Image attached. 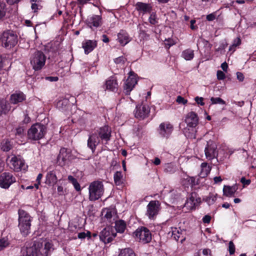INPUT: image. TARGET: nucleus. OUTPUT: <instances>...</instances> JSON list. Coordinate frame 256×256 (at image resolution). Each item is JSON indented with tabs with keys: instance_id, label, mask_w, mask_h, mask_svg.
<instances>
[{
	"instance_id": "1",
	"label": "nucleus",
	"mask_w": 256,
	"mask_h": 256,
	"mask_svg": "<svg viewBox=\"0 0 256 256\" xmlns=\"http://www.w3.org/2000/svg\"><path fill=\"white\" fill-rule=\"evenodd\" d=\"M112 130L108 126H104L94 130L90 134L87 142V145L94 153L96 146L100 143L106 142V144L110 140Z\"/></svg>"
},
{
	"instance_id": "2",
	"label": "nucleus",
	"mask_w": 256,
	"mask_h": 256,
	"mask_svg": "<svg viewBox=\"0 0 256 256\" xmlns=\"http://www.w3.org/2000/svg\"><path fill=\"white\" fill-rule=\"evenodd\" d=\"M52 248V244L49 242H46L44 246L40 242H34L32 246L23 248L22 254V256H48Z\"/></svg>"
},
{
	"instance_id": "3",
	"label": "nucleus",
	"mask_w": 256,
	"mask_h": 256,
	"mask_svg": "<svg viewBox=\"0 0 256 256\" xmlns=\"http://www.w3.org/2000/svg\"><path fill=\"white\" fill-rule=\"evenodd\" d=\"M186 122L187 124V128L184 130L186 136L190 138H195L196 137L195 128L198 124L197 114L193 112L188 113L186 116Z\"/></svg>"
},
{
	"instance_id": "4",
	"label": "nucleus",
	"mask_w": 256,
	"mask_h": 256,
	"mask_svg": "<svg viewBox=\"0 0 256 256\" xmlns=\"http://www.w3.org/2000/svg\"><path fill=\"white\" fill-rule=\"evenodd\" d=\"M46 132V128L44 125L36 123L28 130V138L30 140H38L44 137Z\"/></svg>"
},
{
	"instance_id": "5",
	"label": "nucleus",
	"mask_w": 256,
	"mask_h": 256,
	"mask_svg": "<svg viewBox=\"0 0 256 256\" xmlns=\"http://www.w3.org/2000/svg\"><path fill=\"white\" fill-rule=\"evenodd\" d=\"M18 227L22 234L28 235L30 232L31 226V217L23 210H18Z\"/></svg>"
},
{
	"instance_id": "6",
	"label": "nucleus",
	"mask_w": 256,
	"mask_h": 256,
	"mask_svg": "<svg viewBox=\"0 0 256 256\" xmlns=\"http://www.w3.org/2000/svg\"><path fill=\"white\" fill-rule=\"evenodd\" d=\"M104 193V186L100 181L96 180L91 182L88 186L89 200L96 201L100 198Z\"/></svg>"
},
{
	"instance_id": "7",
	"label": "nucleus",
	"mask_w": 256,
	"mask_h": 256,
	"mask_svg": "<svg viewBox=\"0 0 256 256\" xmlns=\"http://www.w3.org/2000/svg\"><path fill=\"white\" fill-rule=\"evenodd\" d=\"M46 57L44 53L41 51L35 52L30 56V62L36 70H40L45 65Z\"/></svg>"
},
{
	"instance_id": "8",
	"label": "nucleus",
	"mask_w": 256,
	"mask_h": 256,
	"mask_svg": "<svg viewBox=\"0 0 256 256\" xmlns=\"http://www.w3.org/2000/svg\"><path fill=\"white\" fill-rule=\"evenodd\" d=\"M6 162L10 168L16 172L25 170L26 168L24 160L20 156L10 155L7 157Z\"/></svg>"
},
{
	"instance_id": "9",
	"label": "nucleus",
	"mask_w": 256,
	"mask_h": 256,
	"mask_svg": "<svg viewBox=\"0 0 256 256\" xmlns=\"http://www.w3.org/2000/svg\"><path fill=\"white\" fill-rule=\"evenodd\" d=\"M2 45L6 48H10L18 42V36L12 31L4 32L1 38Z\"/></svg>"
},
{
	"instance_id": "10",
	"label": "nucleus",
	"mask_w": 256,
	"mask_h": 256,
	"mask_svg": "<svg viewBox=\"0 0 256 256\" xmlns=\"http://www.w3.org/2000/svg\"><path fill=\"white\" fill-rule=\"evenodd\" d=\"M134 236L138 240L144 244L148 243L152 240V234L150 231L144 227L138 228L134 232Z\"/></svg>"
},
{
	"instance_id": "11",
	"label": "nucleus",
	"mask_w": 256,
	"mask_h": 256,
	"mask_svg": "<svg viewBox=\"0 0 256 256\" xmlns=\"http://www.w3.org/2000/svg\"><path fill=\"white\" fill-rule=\"evenodd\" d=\"M160 210V204L158 200H151L146 206V215L150 220H154Z\"/></svg>"
},
{
	"instance_id": "12",
	"label": "nucleus",
	"mask_w": 256,
	"mask_h": 256,
	"mask_svg": "<svg viewBox=\"0 0 256 256\" xmlns=\"http://www.w3.org/2000/svg\"><path fill=\"white\" fill-rule=\"evenodd\" d=\"M16 182V178L10 172H4L0 175V187L8 189Z\"/></svg>"
},
{
	"instance_id": "13",
	"label": "nucleus",
	"mask_w": 256,
	"mask_h": 256,
	"mask_svg": "<svg viewBox=\"0 0 256 256\" xmlns=\"http://www.w3.org/2000/svg\"><path fill=\"white\" fill-rule=\"evenodd\" d=\"M200 202V198L198 194L196 192H192L187 198L184 205V208L186 209V211L193 210Z\"/></svg>"
},
{
	"instance_id": "14",
	"label": "nucleus",
	"mask_w": 256,
	"mask_h": 256,
	"mask_svg": "<svg viewBox=\"0 0 256 256\" xmlns=\"http://www.w3.org/2000/svg\"><path fill=\"white\" fill-rule=\"evenodd\" d=\"M137 84V80L136 78L135 74L133 72H129V76L124 82V92L128 95L130 92L133 90L135 85Z\"/></svg>"
},
{
	"instance_id": "15",
	"label": "nucleus",
	"mask_w": 256,
	"mask_h": 256,
	"mask_svg": "<svg viewBox=\"0 0 256 256\" xmlns=\"http://www.w3.org/2000/svg\"><path fill=\"white\" fill-rule=\"evenodd\" d=\"M116 234L112 228L107 227L102 230L100 232L99 236L100 240L104 244L111 242L116 236Z\"/></svg>"
},
{
	"instance_id": "16",
	"label": "nucleus",
	"mask_w": 256,
	"mask_h": 256,
	"mask_svg": "<svg viewBox=\"0 0 256 256\" xmlns=\"http://www.w3.org/2000/svg\"><path fill=\"white\" fill-rule=\"evenodd\" d=\"M174 130L173 126L169 122L161 123L158 127V134L162 138H168Z\"/></svg>"
},
{
	"instance_id": "17",
	"label": "nucleus",
	"mask_w": 256,
	"mask_h": 256,
	"mask_svg": "<svg viewBox=\"0 0 256 256\" xmlns=\"http://www.w3.org/2000/svg\"><path fill=\"white\" fill-rule=\"evenodd\" d=\"M204 152L206 158L208 160L216 158L218 155V152L216 143L212 140L208 142L207 146L204 149Z\"/></svg>"
},
{
	"instance_id": "18",
	"label": "nucleus",
	"mask_w": 256,
	"mask_h": 256,
	"mask_svg": "<svg viewBox=\"0 0 256 256\" xmlns=\"http://www.w3.org/2000/svg\"><path fill=\"white\" fill-rule=\"evenodd\" d=\"M86 22L90 28L94 30L102 25V20L100 16L92 14L88 17Z\"/></svg>"
},
{
	"instance_id": "19",
	"label": "nucleus",
	"mask_w": 256,
	"mask_h": 256,
	"mask_svg": "<svg viewBox=\"0 0 256 256\" xmlns=\"http://www.w3.org/2000/svg\"><path fill=\"white\" fill-rule=\"evenodd\" d=\"M150 112V108L147 104H142L136 106L134 111V116L138 119H144L148 116Z\"/></svg>"
},
{
	"instance_id": "20",
	"label": "nucleus",
	"mask_w": 256,
	"mask_h": 256,
	"mask_svg": "<svg viewBox=\"0 0 256 256\" xmlns=\"http://www.w3.org/2000/svg\"><path fill=\"white\" fill-rule=\"evenodd\" d=\"M102 216L104 221L112 224L116 218V210L113 208H104L102 212Z\"/></svg>"
},
{
	"instance_id": "21",
	"label": "nucleus",
	"mask_w": 256,
	"mask_h": 256,
	"mask_svg": "<svg viewBox=\"0 0 256 256\" xmlns=\"http://www.w3.org/2000/svg\"><path fill=\"white\" fill-rule=\"evenodd\" d=\"M70 156V150L66 148H62L60 150V154L57 158V161L59 165L62 166L64 165L67 160H68Z\"/></svg>"
},
{
	"instance_id": "22",
	"label": "nucleus",
	"mask_w": 256,
	"mask_h": 256,
	"mask_svg": "<svg viewBox=\"0 0 256 256\" xmlns=\"http://www.w3.org/2000/svg\"><path fill=\"white\" fill-rule=\"evenodd\" d=\"M106 90L115 92L118 90V83L116 78L114 76L110 77L106 82Z\"/></svg>"
},
{
	"instance_id": "23",
	"label": "nucleus",
	"mask_w": 256,
	"mask_h": 256,
	"mask_svg": "<svg viewBox=\"0 0 256 256\" xmlns=\"http://www.w3.org/2000/svg\"><path fill=\"white\" fill-rule=\"evenodd\" d=\"M96 41L92 40H86L82 43V47L84 49L86 54L91 52L96 46Z\"/></svg>"
},
{
	"instance_id": "24",
	"label": "nucleus",
	"mask_w": 256,
	"mask_h": 256,
	"mask_svg": "<svg viewBox=\"0 0 256 256\" xmlns=\"http://www.w3.org/2000/svg\"><path fill=\"white\" fill-rule=\"evenodd\" d=\"M118 40L122 46L126 44L130 40L128 34L124 30H121L118 34Z\"/></svg>"
},
{
	"instance_id": "25",
	"label": "nucleus",
	"mask_w": 256,
	"mask_h": 256,
	"mask_svg": "<svg viewBox=\"0 0 256 256\" xmlns=\"http://www.w3.org/2000/svg\"><path fill=\"white\" fill-rule=\"evenodd\" d=\"M26 100V96L22 92L13 94L10 96V101L12 104H17Z\"/></svg>"
},
{
	"instance_id": "26",
	"label": "nucleus",
	"mask_w": 256,
	"mask_h": 256,
	"mask_svg": "<svg viewBox=\"0 0 256 256\" xmlns=\"http://www.w3.org/2000/svg\"><path fill=\"white\" fill-rule=\"evenodd\" d=\"M136 9L140 12L144 14L150 12L152 7L150 4H146L142 2H138L136 4Z\"/></svg>"
},
{
	"instance_id": "27",
	"label": "nucleus",
	"mask_w": 256,
	"mask_h": 256,
	"mask_svg": "<svg viewBox=\"0 0 256 256\" xmlns=\"http://www.w3.org/2000/svg\"><path fill=\"white\" fill-rule=\"evenodd\" d=\"M57 177L54 170L50 171L46 176V182L49 184H54L57 182Z\"/></svg>"
},
{
	"instance_id": "28",
	"label": "nucleus",
	"mask_w": 256,
	"mask_h": 256,
	"mask_svg": "<svg viewBox=\"0 0 256 256\" xmlns=\"http://www.w3.org/2000/svg\"><path fill=\"white\" fill-rule=\"evenodd\" d=\"M201 170L200 172V176L201 178H205L210 172L211 168L206 162H202L200 166Z\"/></svg>"
},
{
	"instance_id": "29",
	"label": "nucleus",
	"mask_w": 256,
	"mask_h": 256,
	"mask_svg": "<svg viewBox=\"0 0 256 256\" xmlns=\"http://www.w3.org/2000/svg\"><path fill=\"white\" fill-rule=\"evenodd\" d=\"M115 229L118 232L123 233L126 228V224L123 220H115Z\"/></svg>"
},
{
	"instance_id": "30",
	"label": "nucleus",
	"mask_w": 256,
	"mask_h": 256,
	"mask_svg": "<svg viewBox=\"0 0 256 256\" xmlns=\"http://www.w3.org/2000/svg\"><path fill=\"white\" fill-rule=\"evenodd\" d=\"M114 182L116 186H120L124 183V178L122 172L117 171L114 175Z\"/></svg>"
},
{
	"instance_id": "31",
	"label": "nucleus",
	"mask_w": 256,
	"mask_h": 256,
	"mask_svg": "<svg viewBox=\"0 0 256 256\" xmlns=\"http://www.w3.org/2000/svg\"><path fill=\"white\" fill-rule=\"evenodd\" d=\"M182 57L186 60H190L194 57V51L191 49H186L182 51Z\"/></svg>"
},
{
	"instance_id": "32",
	"label": "nucleus",
	"mask_w": 256,
	"mask_h": 256,
	"mask_svg": "<svg viewBox=\"0 0 256 256\" xmlns=\"http://www.w3.org/2000/svg\"><path fill=\"white\" fill-rule=\"evenodd\" d=\"M236 188L235 186H224L223 188V192L226 196H232L236 190Z\"/></svg>"
},
{
	"instance_id": "33",
	"label": "nucleus",
	"mask_w": 256,
	"mask_h": 256,
	"mask_svg": "<svg viewBox=\"0 0 256 256\" xmlns=\"http://www.w3.org/2000/svg\"><path fill=\"white\" fill-rule=\"evenodd\" d=\"M12 148V144L8 140H4L1 143V148L3 151L8 152Z\"/></svg>"
},
{
	"instance_id": "34",
	"label": "nucleus",
	"mask_w": 256,
	"mask_h": 256,
	"mask_svg": "<svg viewBox=\"0 0 256 256\" xmlns=\"http://www.w3.org/2000/svg\"><path fill=\"white\" fill-rule=\"evenodd\" d=\"M118 256H136V255L132 249L127 248L122 249L120 251Z\"/></svg>"
},
{
	"instance_id": "35",
	"label": "nucleus",
	"mask_w": 256,
	"mask_h": 256,
	"mask_svg": "<svg viewBox=\"0 0 256 256\" xmlns=\"http://www.w3.org/2000/svg\"><path fill=\"white\" fill-rule=\"evenodd\" d=\"M68 180L74 186V188L77 191H80V186L78 182L74 176H68Z\"/></svg>"
},
{
	"instance_id": "36",
	"label": "nucleus",
	"mask_w": 256,
	"mask_h": 256,
	"mask_svg": "<svg viewBox=\"0 0 256 256\" xmlns=\"http://www.w3.org/2000/svg\"><path fill=\"white\" fill-rule=\"evenodd\" d=\"M164 170L166 172L172 174L176 170V168L173 164L168 163L164 164Z\"/></svg>"
},
{
	"instance_id": "37",
	"label": "nucleus",
	"mask_w": 256,
	"mask_h": 256,
	"mask_svg": "<svg viewBox=\"0 0 256 256\" xmlns=\"http://www.w3.org/2000/svg\"><path fill=\"white\" fill-rule=\"evenodd\" d=\"M30 2L32 3L31 8L34 12H36L37 10L40 8V2L41 0H30Z\"/></svg>"
},
{
	"instance_id": "38",
	"label": "nucleus",
	"mask_w": 256,
	"mask_h": 256,
	"mask_svg": "<svg viewBox=\"0 0 256 256\" xmlns=\"http://www.w3.org/2000/svg\"><path fill=\"white\" fill-rule=\"evenodd\" d=\"M241 44V40L240 38H236L234 40L232 44L229 48V50L232 52L236 50V48Z\"/></svg>"
},
{
	"instance_id": "39",
	"label": "nucleus",
	"mask_w": 256,
	"mask_h": 256,
	"mask_svg": "<svg viewBox=\"0 0 256 256\" xmlns=\"http://www.w3.org/2000/svg\"><path fill=\"white\" fill-rule=\"evenodd\" d=\"M204 200L208 205L212 204L216 200V194H210Z\"/></svg>"
},
{
	"instance_id": "40",
	"label": "nucleus",
	"mask_w": 256,
	"mask_h": 256,
	"mask_svg": "<svg viewBox=\"0 0 256 256\" xmlns=\"http://www.w3.org/2000/svg\"><path fill=\"white\" fill-rule=\"evenodd\" d=\"M210 102L212 104H226V102L220 98L212 97L210 98Z\"/></svg>"
},
{
	"instance_id": "41",
	"label": "nucleus",
	"mask_w": 256,
	"mask_h": 256,
	"mask_svg": "<svg viewBox=\"0 0 256 256\" xmlns=\"http://www.w3.org/2000/svg\"><path fill=\"white\" fill-rule=\"evenodd\" d=\"M180 234L176 228H172V236L176 240H178Z\"/></svg>"
},
{
	"instance_id": "42",
	"label": "nucleus",
	"mask_w": 256,
	"mask_h": 256,
	"mask_svg": "<svg viewBox=\"0 0 256 256\" xmlns=\"http://www.w3.org/2000/svg\"><path fill=\"white\" fill-rule=\"evenodd\" d=\"M24 128L22 126H18L14 131L15 136L18 138H22L24 136Z\"/></svg>"
},
{
	"instance_id": "43",
	"label": "nucleus",
	"mask_w": 256,
	"mask_h": 256,
	"mask_svg": "<svg viewBox=\"0 0 256 256\" xmlns=\"http://www.w3.org/2000/svg\"><path fill=\"white\" fill-rule=\"evenodd\" d=\"M9 109L8 108V105L6 104L5 102H0V114H6Z\"/></svg>"
},
{
	"instance_id": "44",
	"label": "nucleus",
	"mask_w": 256,
	"mask_h": 256,
	"mask_svg": "<svg viewBox=\"0 0 256 256\" xmlns=\"http://www.w3.org/2000/svg\"><path fill=\"white\" fill-rule=\"evenodd\" d=\"M78 238L81 240L84 239L86 238H91V232L89 231H87L86 232H80L78 234Z\"/></svg>"
},
{
	"instance_id": "45",
	"label": "nucleus",
	"mask_w": 256,
	"mask_h": 256,
	"mask_svg": "<svg viewBox=\"0 0 256 256\" xmlns=\"http://www.w3.org/2000/svg\"><path fill=\"white\" fill-rule=\"evenodd\" d=\"M194 256H211L210 250L209 249H204L202 252H197Z\"/></svg>"
},
{
	"instance_id": "46",
	"label": "nucleus",
	"mask_w": 256,
	"mask_h": 256,
	"mask_svg": "<svg viewBox=\"0 0 256 256\" xmlns=\"http://www.w3.org/2000/svg\"><path fill=\"white\" fill-rule=\"evenodd\" d=\"M6 9L4 4H0V20H2L6 16Z\"/></svg>"
},
{
	"instance_id": "47",
	"label": "nucleus",
	"mask_w": 256,
	"mask_h": 256,
	"mask_svg": "<svg viewBox=\"0 0 256 256\" xmlns=\"http://www.w3.org/2000/svg\"><path fill=\"white\" fill-rule=\"evenodd\" d=\"M8 244L9 243L6 239L4 238L0 240V250L8 246Z\"/></svg>"
},
{
	"instance_id": "48",
	"label": "nucleus",
	"mask_w": 256,
	"mask_h": 256,
	"mask_svg": "<svg viewBox=\"0 0 256 256\" xmlns=\"http://www.w3.org/2000/svg\"><path fill=\"white\" fill-rule=\"evenodd\" d=\"M68 100L66 99H64L62 100H60L57 104V106L60 108H61L62 109H63L64 108L63 106H64V107H66L68 104Z\"/></svg>"
},
{
	"instance_id": "49",
	"label": "nucleus",
	"mask_w": 256,
	"mask_h": 256,
	"mask_svg": "<svg viewBox=\"0 0 256 256\" xmlns=\"http://www.w3.org/2000/svg\"><path fill=\"white\" fill-rule=\"evenodd\" d=\"M174 40L170 38H168V39H166L164 41V44L166 47V48H169L171 46L174 44Z\"/></svg>"
},
{
	"instance_id": "50",
	"label": "nucleus",
	"mask_w": 256,
	"mask_h": 256,
	"mask_svg": "<svg viewBox=\"0 0 256 256\" xmlns=\"http://www.w3.org/2000/svg\"><path fill=\"white\" fill-rule=\"evenodd\" d=\"M217 16V12H215L207 15L206 18L208 21H212L214 20Z\"/></svg>"
},
{
	"instance_id": "51",
	"label": "nucleus",
	"mask_w": 256,
	"mask_h": 256,
	"mask_svg": "<svg viewBox=\"0 0 256 256\" xmlns=\"http://www.w3.org/2000/svg\"><path fill=\"white\" fill-rule=\"evenodd\" d=\"M126 60V58L122 56L115 58L114 60V62L116 64H122L124 63Z\"/></svg>"
},
{
	"instance_id": "52",
	"label": "nucleus",
	"mask_w": 256,
	"mask_h": 256,
	"mask_svg": "<svg viewBox=\"0 0 256 256\" xmlns=\"http://www.w3.org/2000/svg\"><path fill=\"white\" fill-rule=\"evenodd\" d=\"M149 22L152 24H156L158 23V20L156 19V14H150V18H149Z\"/></svg>"
},
{
	"instance_id": "53",
	"label": "nucleus",
	"mask_w": 256,
	"mask_h": 256,
	"mask_svg": "<svg viewBox=\"0 0 256 256\" xmlns=\"http://www.w3.org/2000/svg\"><path fill=\"white\" fill-rule=\"evenodd\" d=\"M228 250L230 254H232L235 252V246L232 242H230L228 244Z\"/></svg>"
},
{
	"instance_id": "54",
	"label": "nucleus",
	"mask_w": 256,
	"mask_h": 256,
	"mask_svg": "<svg viewBox=\"0 0 256 256\" xmlns=\"http://www.w3.org/2000/svg\"><path fill=\"white\" fill-rule=\"evenodd\" d=\"M217 78L219 80H223L225 78L226 76L224 72L221 70H218L216 74Z\"/></svg>"
},
{
	"instance_id": "55",
	"label": "nucleus",
	"mask_w": 256,
	"mask_h": 256,
	"mask_svg": "<svg viewBox=\"0 0 256 256\" xmlns=\"http://www.w3.org/2000/svg\"><path fill=\"white\" fill-rule=\"evenodd\" d=\"M176 102L178 104H184L187 103L188 100L181 96H178L176 98Z\"/></svg>"
},
{
	"instance_id": "56",
	"label": "nucleus",
	"mask_w": 256,
	"mask_h": 256,
	"mask_svg": "<svg viewBox=\"0 0 256 256\" xmlns=\"http://www.w3.org/2000/svg\"><path fill=\"white\" fill-rule=\"evenodd\" d=\"M240 182L243 184L244 186H248L250 184V180H246L244 177L240 179Z\"/></svg>"
},
{
	"instance_id": "57",
	"label": "nucleus",
	"mask_w": 256,
	"mask_h": 256,
	"mask_svg": "<svg viewBox=\"0 0 256 256\" xmlns=\"http://www.w3.org/2000/svg\"><path fill=\"white\" fill-rule=\"evenodd\" d=\"M196 102L201 106H204V103L203 102L204 98L202 97L196 96L195 98Z\"/></svg>"
},
{
	"instance_id": "58",
	"label": "nucleus",
	"mask_w": 256,
	"mask_h": 256,
	"mask_svg": "<svg viewBox=\"0 0 256 256\" xmlns=\"http://www.w3.org/2000/svg\"><path fill=\"white\" fill-rule=\"evenodd\" d=\"M211 220V217L208 215L204 216L202 218V221L205 224H208Z\"/></svg>"
},
{
	"instance_id": "59",
	"label": "nucleus",
	"mask_w": 256,
	"mask_h": 256,
	"mask_svg": "<svg viewBox=\"0 0 256 256\" xmlns=\"http://www.w3.org/2000/svg\"><path fill=\"white\" fill-rule=\"evenodd\" d=\"M190 184L192 186H194L196 184L195 182V178L193 177H189L186 178Z\"/></svg>"
},
{
	"instance_id": "60",
	"label": "nucleus",
	"mask_w": 256,
	"mask_h": 256,
	"mask_svg": "<svg viewBox=\"0 0 256 256\" xmlns=\"http://www.w3.org/2000/svg\"><path fill=\"white\" fill-rule=\"evenodd\" d=\"M236 77H237V78L240 82H242L244 80V74L242 72H238L236 73Z\"/></svg>"
},
{
	"instance_id": "61",
	"label": "nucleus",
	"mask_w": 256,
	"mask_h": 256,
	"mask_svg": "<svg viewBox=\"0 0 256 256\" xmlns=\"http://www.w3.org/2000/svg\"><path fill=\"white\" fill-rule=\"evenodd\" d=\"M45 78L46 80L50 82H56L58 79L57 76H47Z\"/></svg>"
},
{
	"instance_id": "62",
	"label": "nucleus",
	"mask_w": 256,
	"mask_h": 256,
	"mask_svg": "<svg viewBox=\"0 0 256 256\" xmlns=\"http://www.w3.org/2000/svg\"><path fill=\"white\" fill-rule=\"evenodd\" d=\"M30 122V118L28 116L27 114H24V118L22 120L24 124H28Z\"/></svg>"
},
{
	"instance_id": "63",
	"label": "nucleus",
	"mask_w": 256,
	"mask_h": 256,
	"mask_svg": "<svg viewBox=\"0 0 256 256\" xmlns=\"http://www.w3.org/2000/svg\"><path fill=\"white\" fill-rule=\"evenodd\" d=\"M196 21L194 20H192L190 22V28L192 30H195L198 28V26L194 25Z\"/></svg>"
},
{
	"instance_id": "64",
	"label": "nucleus",
	"mask_w": 256,
	"mask_h": 256,
	"mask_svg": "<svg viewBox=\"0 0 256 256\" xmlns=\"http://www.w3.org/2000/svg\"><path fill=\"white\" fill-rule=\"evenodd\" d=\"M214 180L215 184H219L222 182V179L220 176H216L214 178Z\"/></svg>"
}]
</instances>
